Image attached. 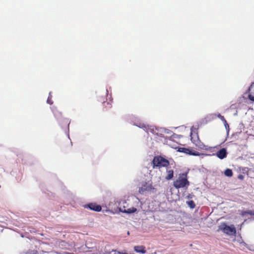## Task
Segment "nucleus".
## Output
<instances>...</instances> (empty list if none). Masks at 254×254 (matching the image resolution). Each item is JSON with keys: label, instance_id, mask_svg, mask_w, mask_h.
Returning a JSON list of instances; mask_svg holds the SVG:
<instances>
[{"label": "nucleus", "instance_id": "nucleus-1", "mask_svg": "<svg viewBox=\"0 0 254 254\" xmlns=\"http://www.w3.org/2000/svg\"><path fill=\"white\" fill-rule=\"evenodd\" d=\"M187 173H180L173 182V186L177 189H187L190 186Z\"/></svg>", "mask_w": 254, "mask_h": 254}, {"label": "nucleus", "instance_id": "nucleus-2", "mask_svg": "<svg viewBox=\"0 0 254 254\" xmlns=\"http://www.w3.org/2000/svg\"><path fill=\"white\" fill-rule=\"evenodd\" d=\"M152 164V167L154 169L156 168L168 167L170 165V162L167 159L161 156H156L153 158Z\"/></svg>", "mask_w": 254, "mask_h": 254}, {"label": "nucleus", "instance_id": "nucleus-3", "mask_svg": "<svg viewBox=\"0 0 254 254\" xmlns=\"http://www.w3.org/2000/svg\"><path fill=\"white\" fill-rule=\"evenodd\" d=\"M221 231L225 234L229 235H235L236 233V230L234 225L228 226L225 223L223 222L218 227L217 231Z\"/></svg>", "mask_w": 254, "mask_h": 254}, {"label": "nucleus", "instance_id": "nucleus-4", "mask_svg": "<svg viewBox=\"0 0 254 254\" xmlns=\"http://www.w3.org/2000/svg\"><path fill=\"white\" fill-rule=\"evenodd\" d=\"M54 114L56 118H58L60 119V124L61 126H67V127L69 126V125L70 124V121L67 119H60L62 117V113L58 111L57 110H53Z\"/></svg>", "mask_w": 254, "mask_h": 254}, {"label": "nucleus", "instance_id": "nucleus-5", "mask_svg": "<svg viewBox=\"0 0 254 254\" xmlns=\"http://www.w3.org/2000/svg\"><path fill=\"white\" fill-rule=\"evenodd\" d=\"M179 151L181 152H183L185 154L193 155V156H200V153L198 151H195L194 150L185 147H180L179 149Z\"/></svg>", "mask_w": 254, "mask_h": 254}, {"label": "nucleus", "instance_id": "nucleus-6", "mask_svg": "<svg viewBox=\"0 0 254 254\" xmlns=\"http://www.w3.org/2000/svg\"><path fill=\"white\" fill-rule=\"evenodd\" d=\"M154 189L152 185L147 182H144L142 184L140 188H139L138 191L140 193L143 194L145 191H149Z\"/></svg>", "mask_w": 254, "mask_h": 254}, {"label": "nucleus", "instance_id": "nucleus-7", "mask_svg": "<svg viewBox=\"0 0 254 254\" xmlns=\"http://www.w3.org/2000/svg\"><path fill=\"white\" fill-rule=\"evenodd\" d=\"M190 136L192 142L194 143L196 146H198L201 149H207L206 146L199 141L198 136L197 135H195L194 137H192V133H191Z\"/></svg>", "mask_w": 254, "mask_h": 254}, {"label": "nucleus", "instance_id": "nucleus-8", "mask_svg": "<svg viewBox=\"0 0 254 254\" xmlns=\"http://www.w3.org/2000/svg\"><path fill=\"white\" fill-rule=\"evenodd\" d=\"M85 208H89L91 210L99 212L101 210L102 207L100 205L97 204L96 203H90L84 206Z\"/></svg>", "mask_w": 254, "mask_h": 254}, {"label": "nucleus", "instance_id": "nucleus-9", "mask_svg": "<svg viewBox=\"0 0 254 254\" xmlns=\"http://www.w3.org/2000/svg\"><path fill=\"white\" fill-rule=\"evenodd\" d=\"M227 152L226 148H223L217 151L216 153V156L220 159H223L226 157Z\"/></svg>", "mask_w": 254, "mask_h": 254}, {"label": "nucleus", "instance_id": "nucleus-10", "mask_svg": "<svg viewBox=\"0 0 254 254\" xmlns=\"http://www.w3.org/2000/svg\"><path fill=\"white\" fill-rule=\"evenodd\" d=\"M249 92V99L251 101H254V82L250 86Z\"/></svg>", "mask_w": 254, "mask_h": 254}, {"label": "nucleus", "instance_id": "nucleus-11", "mask_svg": "<svg viewBox=\"0 0 254 254\" xmlns=\"http://www.w3.org/2000/svg\"><path fill=\"white\" fill-rule=\"evenodd\" d=\"M134 250L136 253H141L142 254H145L146 251L145 250V247L143 246H137L134 247Z\"/></svg>", "mask_w": 254, "mask_h": 254}, {"label": "nucleus", "instance_id": "nucleus-12", "mask_svg": "<svg viewBox=\"0 0 254 254\" xmlns=\"http://www.w3.org/2000/svg\"><path fill=\"white\" fill-rule=\"evenodd\" d=\"M167 175L165 177V179L167 180H170L173 179L174 177V171L172 169L168 170L167 169Z\"/></svg>", "mask_w": 254, "mask_h": 254}, {"label": "nucleus", "instance_id": "nucleus-13", "mask_svg": "<svg viewBox=\"0 0 254 254\" xmlns=\"http://www.w3.org/2000/svg\"><path fill=\"white\" fill-rule=\"evenodd\" d=\"M217 117L224 123V125L226 127V126L229 127V125H228L226 120H225V118L224 117V116H223L221 114H219L217 115Z\"/></svg>", "mask_w": 254, "mask_h": 254}, {"label": "nucleus", "instance_id": "nucleus-14", "mask_svg": "<svg viewBox=\"0 0 254 254\" xmlns=\"http://www.w3.org/2000/svg\"><path fill=\"white\" fill-rule=\"evenodd\" d=\"M187 203L189 206V207L191 209H193L195 207V204L193 200H190L187 201Z\"/></svg>", "mask_w": 254, "mask_h": 254}, {"label": "nucleus", "instance_id": "nucleus-15", "mask_svg": "<svg viewBox=\"0 0 254 254\" xmlns=\"http://www.w3.org/2000/svg\"><path fill=\"white\" fill-rule=\"evenodd\" d=\"M136 211V208L132 207L131 208L127 209V210L125 209L123 211L127 213H134Z\"/></svg>", "mask_w": 254, "mask_h": 254}, {"label": "nucleus", "instance_id": "nucleus-16", "mask_svg": "<svg viewBox=\"0 0 254 254\" xmlns=\"http://www.w3.org/2000/svg\"><path fill=\"white\" fill-rule=\"evenodd\" d=\"M224 174L226 176L228 177H231L233 175L232 171L229 169H226L224 172Z\"/></svg>", "mask_w": 254, "mask_h": 254}, {"label": "nucleus", "instance_id": "nucleus-17", "mask_svg": "<svg viewBox=\"0 0 254 254\" xmlns=\"http://www.w3.org/2000/svg\"><path fill=\"white\" fill-rule=\"evenodd\" d=\"M51 98H52V95L51 94V93H49V96L48 98V99H47V103L49 104H53V101H52L51 100Z\"/></svg>", "mask_w": 254, "mask_h": 254}, {"label": "nucleus", "instance_id": "nucleus-18", "mask_svg": "<svg viewBox=\"0 0 254 254\" xmlns=\"http://www.w3.org/2000/svg\"><path fill=\"white\" fill-rule=\"evenodd\" d=\"M25 254H38V252L35 250L29 251Z\"/></svg>", "mask_w": 254, "mask_h": 254}, {"label": "nucleus", "instance_id": "nucleus-19", "mask_svg": "<svg viewBox=\"0 0 254 254\" xmlns=\"http://www.w3.org/2000/svg\"><path fill=\"white\" fill-rule=\"evenodd\" d=\"M248 214L254 215V210H248Z\"/></svg>", "mask_w": 254, "mask_h": 254}, {"label": "nucleus", "instance_id": "nucleus-20", "mask_svg": "<svg viewBox=\"0 0 254 254\" xmlns=\"http://www.w3.org/2000/svg\"><path fill=\"white\" fill-rule=\"evenodd\" d=\"M241 214L242 216H245L246 214H248V211H242Z\"/></svg>", "mask_w": 254, "mask_h": 254}, {"label": "nucleus", "instance_id": "nucleus-21", "mask_svg": "<svg viewBox=\"0 0 254 254\" xmlns=\"http://www.w3.org/2000/svg\"><path fill=\"white\" fill-rule=\"evenodd\" d=\"M104 104L105 105V104H107L109 106V108H111V104H110L109 102H104Z\"/></svg>", "mask_w": 254, "mask_h": 254}, {"label": "nucleus", "instance_id": "nucleus-22", "mask_svg": "<svg viewBox=\"0 0 254 254\" xmlns=\"http://www.w3.org/2000/svg\"><path fill=\"white\" fill-rule=\"evenodd\" d=\"M238 178L240 180H243L244 179V176L242 175H240L238 176Z\"/></svg>", "mask_w": 254, "mask_h": 254}, {"label": "nucleus", "instance_id": "nucleus-23", "mask_svg": "<svg viewBox=\"0 0 254 254\" xmlns=\"http://www.w3.org/2000/svg\"><path fill=\"white\" fill-rule=\"evenodd\" d=\"M192 197H191V195L190 194H189L188 196H187V198H191Z\"/></svg>", "mask_w": 254, "mask_h": 254}]
</instances>
